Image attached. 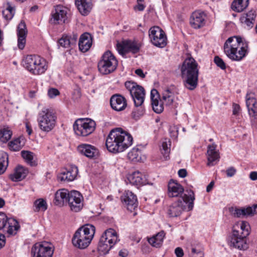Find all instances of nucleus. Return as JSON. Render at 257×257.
<instances>
[{"label":"nucleus","instance_id":"2","mask_svg":"<svg viewBox=\"0 0 257 257\" xmlns=\"http://www.w3.org/2000/svg\"><path fill=\"white\" fill-rule=\"evenodd\" d=\"M184 86L190 90L195 89L198 85L199 67L195 60L190 57L183 62L181 68Z\"/></svg>","mask_w":257,"mask_h":257},{"label":"nucleus","instance_id":"10","mask_svg":"<svg viewBox=\"0 0 257 257\" xmlns=\"http://www.w3.org/2000/svg\"><path fill=\"white\" fill-rule=\"evenodd\" d=\"M117 241V235L116 231L112 228H109L101 235L98 249L103 253H107Z\"/></svg>","mask_w":257,"mask_h":257},{"label":"nucleus","instance_id":"1","mask_svg":"<svg viewBox=\"0 0 257 257\" xmlns=\"http://www.w3.org/2000/svg\"><path fill=\"white\" fill-rule=\"evenodd\" d=\"M133 141V137L130 134L121 128H116L110 131L105 145L109 152L118 153L123 152L130 147Z\"/></svg>","mask_w":257,"mask_h":257},{"label":"nucleus","instance_id":"49","mask_svg":"<svg viewBox=\"0 0 257 257\" xmlns=\"http://www.w3.org/2000/svg\"><path fill=\"white\" fill-rule=\"evenodd\" d=\"M214 63L221 69L224 70L226 68V65L223 60L219 56H215L214 59Z\"/></svg>","mask_w":257,"mask_h":257},{"label":"nucleus","instance_id":"64","mask_svg":"<svg viewBox=\"0 0 257 257\" xmlns=\"http://www.w3.org/2000/svg\"><path fill=\"white\" fill-rule=\"evenodd\" d=\"M213 186H214V182L213 181H212L207 186L206 191L207 192H209L212 190Z\"/></svg>","mask_w":257,"mask_h":257},{"label":"nucleus","instance_id":"44","mask_svg":"<svg viewBox=\"0 0 257 257\" xmlns=\"http://www.w3.org/2000/svg\"><path fill=\"white\" fill-rule=\"evenodd\" d=\"M12 135V132L8 127H4L0 130V140L3 143H6L11 138Z\"/></svg>","mask_w":257,"mask_h":257},{"label":"nucleus","instance_id":"14","mask_svg":"<svg viewBox=\"0 0 257 257\" xmlns=\"http://www.w3.org/2000/svg\"><path fill=\"white\" fill-rule=\"evenodd\" d=\"M69 10L62 5H57L51 13L50 22L53 24H62L65 23L68 19Z\"/></svg>","mask_w":257,"mask_h":257},{"label":"nucleus","instance_id":"37","mask_svg":"<svg viewBox=\"0 0 257 257\" xmlns=\"http://www.w3.org/2000/svg\"><path fill=\"white\" fill-rule=\"evenodd\" d=\"M249 0H234L231 5L232 9L237 12H242L248 5Z\"/></svg>","mask_w":257,"mask_h":257},{"label":"nucleus","instance_id":"59","mask_svg":"<svg viewBox=\"0 0 257 257\" xmlns=\"http://www.w3.org/2000/svg\"><path fill=\"white\" fill-rule=\"evenodd\" d=\"M178 173L179 176L181 178H184L187 176V171L184 169L179 170Z\"/></svg>","mask_w":257,"mask_h":257},{"label":"nucleus","instance_id":"56","mask_svg":"<svg viewBox=\"0 0 257 257\" xmlns=\"http://www.w3.org/2000/svg\"><path fill=\"white\" fill-rule=\"evenodd\" d=\"M236 173V170L233 167H230L226 170L227 177H232Z\"/></svg>","mask_w":257,"mask_h":257},{"label":"nucleus","instance_id":"54","mask_svg":"<svg viewBox=\"0 0 257 257\" xmlns=\"http://www.w3.org/2000/svg\"><path fill=\"white\" fill-rule=\"evenodd\" d=\"M78 35L77 34L73 33L71 36H69V39L70 41L72 46L76 44Z\"/></svg>","mask_w":257,"mask_h":257},{"label":"nucleus","instance_id":"11","mask_svg":"<svg viewBox=\"0 0 257 257\" xmlns=\"http://www.w3.org/2000/svg\"><path fill=\"white\" fill-rule=\"evenodd\" d=\"M95 125V122L91 119L80 118L75 121L73 130L77 135L85 137L94 131Z\"/></svg>","mask_w":257,"mask_h":257},{"label":"nucleus","instance_id":"31","mask_svg":"<svg viewBox=\"0 0 257 257\" xmlns=\"http://www.w3.org/2000/svg\"><path fill=\"white\" fill-rule=\"evenodd\" d=\"M92 43L91 35L88 33L83 34L79 39L78 43L80 50L83 52L87 51L91 47Z\"/></svg>","mask_w":257,"mask_h":257},{"label":"nucleus","instance_id":"4","mask_svg":"<svg viewBox=\"0 0 257 257\" xmlns=\"http://www.w3.org/2000/svg\"><path fill=\"white\" fill-rule=\"evenodd\" d=\"M249 225L246 221L235 223L232 228L229 245L239 250H246L248 247L246 237L249 235Z\"/></svg>","mask_w":257,"mask_h":257},{"label":"nucleus","instance_id":"61","mask_svg":"<svg viewBox=\"0 0 257 257\" xmlns=\"http://www.w3.org/2000/svg\"><path fill=\"white\" fill-rule=\"evenodd\" d=\"M135 73L141 78H143L145 77V74L143 73V70L141 69H138L136 70Z\"/></svg>","mask_w":257,"mask_h":257},{"label":"nucleus","instance_id":"33","mask_svg":"<svg viewBox=\"0 0 257 257\" xmlns=\"http://www.w3.org/2000/svg\"><path fill=\"white\" fill-rule=\"evenodd\" d=\"M127 180L134 185H140L146 183V176L139 171H135L128 175Z\"/></svg>","mask_w":257,"mask_h":257},{"label":"nucleus","instance_id":"9","mask_svg":"<svg viewBox=\"0 0 257 257\" xmlns=\"http://www.w3.org/2000/svg\"><path fill=\"white\" fill-rule=\"evenodd\" d=\"M118 63L110 51L105 52L98 63V69L100 73L106 75L113 72L116 68Z\"/></svg>","mask_w":257,"mask_h":257},{"label":"nucleus","instance_id":"62","mask_svg":"<svg viewBox=\"0 0 257 257\" xmlns=\"http://www.w3.org/2000/svg\"><path fill=\"white\" fill-rule=\"evenodd\" d=\"M249 178L251 180L255 181L257 180V172H251L249 174Z\"/></svg>","mask_w":257,"mask_h":257},{"label":"nucleus","instance_id":"53","mask_svg":"<svg viewBox=\"0 0 257 257\" xmlns=\"http://www.w3.org/2000/svg\"><path fill=\"white\" fill-rule=\"evenodd\" d=\"M159 98V93L158 91L155 89H153L151 91V101H153L154 100H158Z\"/></svg>","mask_w":257,"mask_h":257},{"label":"nucleus","instance_id":"3","mask_svg":"<svg viewBox=\"0 0 257 257\" xmlns=\"http://www.w3.org/2000/svg\"><path fill=\"white\" fill-rule=\"evenodd\" d=\"M248 45L243 43L240 37L229 38L224 45V51L226 56L233 61H240L246 55Z\"/></svg>","mask_w":257,"mask_h":257},{"label":"nucleus","instance_id":"40","mask_svg":"<svg viewBox=\"0 0 257 257\" xmlns=\"http://www.w3.org/2000/svg\"><path fill=\"white\" fill-rule=\"evenodd\" d=\"M141 151L137 148H134L127 154L129 160L134 162H139L141 160Z\"/></svg>","mask_w":257,"mask_h":257},{"label":"nucleus","instance_id":"47","mask_svg":"<svg viewBox=\"0 0 257 257\" xmlns=\"http://www.w3.org/2000/svg\"><path fill=\"white\" fill-rule=\"evenodd\" d=\"M10 149L14 151H18L22 148L20 139H15L11 141L9 144Z\"/></svg>","mask_w":257,"mask_h":257},{"label":"nucleus","instance_id":"25","mask_svg":"<svg viewBox=\"0 0 257 257\" xmlns=\"http://www.w3.org/2000/svg\"><path fill=\"white\" fill-rule=\"evenodd\" d=\"M246 104L249 115L256 118L257 116V102L254 93L250 92L246 94Z\"/></svg>","mask_w":257,"mask_h":257},{"label":"nucleus","instance_id":"12","mask_svg":"<svg viewBox=\"0 0 257 257\" xmlns=\"http://www.w3.org/2000/svg\"><path fill=\"white\" fill-rule=\"evenodd\" d=\"M149 38L155 46L164 48L167 44V38L164 31L158 26L151 28L149 31Z\"/></svg>","mask_w":257,"mask_h":257},{"label":"nucleus","instance_id":"63","mask_svg":"<svg viewBox=\"0 0 257 257\" xmlns=\"http://www.w3.org/2000/svg\"><path fill=\"white\" fill-rule=\"evenodd\" d=\"M26 127L27 133L29 135H31L32 133V129L28 122L26 123Z\"/></svg>","mask_w":257,"mask_h":257},{"label":"nucleus","instance_id":"46","mask_svg":"<svg viewBox=\"0 0 257 257\" xmlns=\"http://www.w3.org/2000/svg\"><path fill=\"white\" fill-rule=\"evenodd\" d=\"M163 104H164L163 103V102H159V100L152 101L153 109L155 112L157 113H160L163 111Z\"/></svg>","mask_w":257,"mask_h":257},{"label":"nucleus","instance_id":"20","mask_svg":"<svg viewBox=\"0 0 257 257\" xmlns=\"http://www.w3.org/2000/svg\"><path fill=\"white\" fill-rule=\"evenodd\" d=\"M78 151L86 157L96 159L99 155V150L94 146L88 144H81L78 146Z\"/></svg>","mask_w":257,"mask_h":257},{"label":"nucleus","instance_id":"58","mask_svg":"<svg viewBox=\"0 0 257 257\" xmlns=\"http://www.w3.org/2000/svg\"><path fill=\"white\" fill-rule=\"evenodd\" d=\"M6 244V238L4 234H0V249L5 246Z\"/></svg>","mask_w":257,"mask_h":257},{"label":"nucleus","instance_id":"42","mask_svg":"<svg viewBox=\"0 0 257 257\" xmlns=\"http://www.w3.org/2000/svg\"><path fill=\"white\" fill-rule=\"evenodd\" d=\"M8 165V155L5 152L0 153V175L3 174Z\"/></svg>","mask_w":257,"mask_h":257},{"label":"nucleus","instance_id":"38","mask_svg":"<svg viewBox=\"0 0 257 257\" xmlns=\"http://www.w3.org/2000/svg\"><path fill=\"white\" fill-rule=\"evenodd\" d=\"M21 155L25 162L31 166L37 165V162L34 160V154L30 151H22Z\"/></svg>","mask_w":257,"mask_h":257},{"label":"nucleus","instance_id":"15","mask_svg":"<svg viewBox=\"0 0 257 257\" xmlns=\"http://www.w3.org/2000/svg\"><path fill=\"white\" fill-rule=\"evenodd\" d=\"M54 250L47 242L36 243L31 248L32 257H52Z\"/></svg>","mask_w":257,"mask_h":257},{"label":"nucleus","instance_id":"60","mask_svg":"<svg viewBox=\"0 0 257 257\" xmlns=\"http://www.w3.org/2000/svg\"><path fill=\"white\" fill-rule=\"evenodd\" d=\"M145 9V6L142 4H139L134 7L135 10H138L139 11H143Z\"/></svg>","mask_w":257,"mask_h":257},{"label":"nucleus","instance_id":"45","mask_svg":"<svg viewBox=\"0 0 257 257\" xmlns=\"http://www.w3.org/2000/svg\"><path fill=\"white\" fill-rule=\"evenodd\" d=\"M143 104L142 103L139 105L135 103V107L134 108L132 114L133 117L136 120L139 119L140 116L143 115L145 113V109Z\"/></svg>","mask_w":257,"mask_h":257},{"label":"nucleus","instance_id":"21","mask_svg":"<svg viewBox=\"0 0 257 257\" xmlns=\"http://www.w3.org/2000/svg\"><path fill=\"white\" fill-rule=\"evenodd\" d=\"M110 104L113 109L119 111L124 110L126 108L127 101L123 96L116 94L111 97Z\"/></svg>","mask_w":257,"mask_h":257},{"label":"nucleus","instance_id":"51","mask_svg":"<svg viewBox=\"0 0 257 257\" xmlns=\"http://www.w3.org/2000/svg\"><path fill=\"white\" fill-rule=\"evenodd\" d=\"M7 220V215L4 212H0V230L4 228Z\"/></svg>","mask_w":257,"mask_h":257},{"label":"nucleus","instance_id":"22","mask_svg":"<svg viewBox=\"0 0 257 257\" xmlns=\"http://www.w3.org/2000/svg\"><path fill=\"white\" fill-rule=\"evenodd\" d=\"M176 96L175 94L174 86L167 88L162 93L161 101L163 103L168 106L172 105L176 107Z\"/></svg>","mask_w":257,"mask_h":257},{"label":"nucleus","instance_id":"8","mask_svg":"<svg viewBox=\"0 0 257 257\" xmlns=\"http://www.w3.org/2000/svg\"><path fill=\"white\" fill-rule=\"evenodd\" d=\"M57 117L51 109L44 108L39 112L37 121L40 129L44 132H49L55 127Z\"/></svg>","mask_w":257,"mask_h":257},{"label":"nucleus","instance_id":"28","mask_svg":"<svg viewBox=\"0 0 257 257\" xmlns=\"http://www.w3.org/2000/svg\"><path fill=\"white\" fill-rule=\"evenodd\" d=\"M256 14L255 11H250L246 13L243 14L240 18L241 24L247 29L252 28L255 23Z\"/></svg>","mask_w":257,"mask_h":257},{"label":"nucleus","instance_id":"32","mask_svg":"<svg viewBox=\"0 0 257 257\" xmlns=\"http://www.w3.org/2000/svg\"><path fill=\"white\" fill-rule=\"evenodd\" d=\"M216 148V146L215 144L210 145L207 147V165L208 166H213L215 164V162L219 161V155Z\"/></svg>","mask_w":257,"mask_h":257},{"label":"nucleus","instance_id":"19","mask_svg":"<svg viewBox=\"0 0 257 257\" xmlns=\"http://www.w3.org/2000/svg\"><path fill=\"white\" fill-rule=\"evenodd\" d=\"M184 191L183 186L174 180H171L169 182L168 194L170 197H180L179 199H181L184 194H186V193H184ZM187 192V194H188V191Z\"/></svg>","mask_w":257,"mask_h":257},{"label":"nucleus","instance_id":"6","mask_svg":"<svg viewBox=\"0 0 257 257\" xmlns=\"http://www.w3.org/2000/svg\"><path fill=\"white\" fill-rule=\"evenodd\" d=\"M24 67L34 75L43 74L48 69L47 61L36 55L26 56L23 61Z\"/></svg>","mask_w":257,"mask_h":257},{"label":"nucleus","instance_id":"29","mask_svg":"<svg viewBox=\"0 0 257 257\" xmlns=\"http://www.w3.org/2000/svg\"><path fill=\"white\" fill-rule=\"evenodd\" d=\"M75 5L82 15H88L92 8L91 0H75Z\"/></svg>","mask_w":257,"mask_h":257},{"label":"nucleus","instance_id":"7","mask_svg":"<svg viewBox=\"0 0 257 257\" xmlns=\"http://www.w3.org/2000/svg\"><path fill=\"white\" fill-rule=\"evenodd\" d=\"M194 199V192L189 190L188 194H184L181 199H179L169 207L168 211L169 215L170 217H177L180 215L185 208L187 204H188L189 209H192Z\"/></svg>","mask_w":257,"mask_h":257},{"label":"nucleus","instance_id":"5","mask_svg":"<svg viewBox=\"0 0 257 257\" xmlns=\"http://www.w3.org/2000/svg\"><path fill=\"white\" fill-rule=\"evenodd\" d=\"M95 227L89 224L79 227L75 232L72 241L74 246L86 248L90 243L95 233Z\"/></svg>","mask_w":257,"mask_h":257},{"label":"nucleus","instance_id":"34","mask_svg":"<svg viewBox=\"0 0 257 257\" xmlns=\"http://www.w3.org/2000/svg\"><path fill=\"white\" fill-rule=\"evenodd\" d=\"M28 173L29 171L27 168L22 166H18L16 168L15 172L10 175V178L13 181H20L24 179Z\"/></svg>","mask_w":257,"mask_h":257},{"label":"nucleus","instance_id":"26","mask_svg":"<svg viewBox=\"0 0 257 257\" xmlns=\"http://www.w3.org/2000/svg\"><path fill=\"white\" fill-rule=\"evenodd\" d=\"M206 16L203 12L196 11L192 13L190 18V23L195 29H199L205 25Z\"/></svg>","mask_w":257,"mask_h":257},{"label":"nucleus","instance_id":"57","mask_svg":"<svg viewBox=\"0 0 257 257\" xmlns=\"http://www.w3.org/2000/svg\"><path fill=\"white\" fill-rule=\"evenodd\" d=\"M177 257H182L184 255L183 249L181 247H177L175 250Z\"/></svg>","mask_w":257,"mask_h":257},{"label":"nucleus","instance_id":"35","mask_svg":"<svg viewBox=\"0 0 257 257\" xmlns=\"http://www.w3.org/2000/svg\"><path fill=\"white\" fill-rule=\"evenodd\" d=\"M69 191L65 189H59L55 195L54 203L56 205L63 206L67 203Z\"/></svg>","mask_w":257,"mask_h":257},{"label":"nucleus","instance_id":"48","mask_svg":"<svg viewBox=\"0 0 257 257\" xmlns=\"http://www.w3.org/2000/svg\"><path fill=\"white\" fill-rule=\"evenodd\" d=\"M59 44L62 47L67 48L72 46L70 41L69 39V36H63L59 40Z\"/></svg>","mask_w":257,"mask_h":257},{"label":"nucleus","instance_id":"18","mask_svg":"<svg viewBox=\"0 0 257 257\" xmlns=\"http://www.w3.org/2000/svg\"><path fill=\"white\" fill-rule=\"evenodd\" d=\"M121 200L127 210L130 211H133L138 207L137 196L131 191H125L121 196Z\"/></svg>","mask_w":257,"mask_h":257},{"label":"nucleus","instance_id":"41","mask_svg":"<svg viewBox=\"0 0 257 257\" xmlns=\"http://www.w3.org/2000/svg\"><path fill=\"white\" fill-rule=\"evenodd\" d=\"M34 210L35 212L45 211L47 209V204L44 199L40 198L34 202Z\"/></svg>","mask_w":257,"mask_h":257},{"label":"nucleus","instance_id":"43","mask_svg":"<svg viewBox=\"0 0 257 257\" xmlns=\"http://www.w3.org/2000/svg\"><path fill=\"white\" fill-rule=\"evenodd\" d=\"M170 142L167 141L162 142V146L160 149L161 154L164 157L165 160H167L169 158V154L170 152Z\"/></svg>","mask_w":257,"mask_h":257},{"label":"nucleus","instance_id":"52","mask_svg":"<svg viewBox=\"0 0 257 257\" xmlns=\"http://www.w3.org/2000/svg\"><path fill=\"white\" fill-rule=\"evenodd\" d=\"M190 255L191 257H203V253L200 250H197L195 248H192Z\"/></svg>","mask_w":257,"mask_h":257},{"label":"nucleus","instance_id":"39","mask_svg":"<svg viewBox=\"0 0 257 257\" xmlns=\"http://www.w3.org/2000/svg\"><path fill=\"white\" fill-rule=\"evenodd\" d=\"M15 14V9L10 3L6 5V9L3 11V15L5 19L7 20H11Z\"/></svg>","mask_w":257,"mask_h":257},{"label":"nucleus","instance_id":"55","mask_svg":"<svg viewBox=\"0 0 257 257\" xmlns=\"http://www.w3.org/2000/svg\"><path fill=\"white\" fill-rule=\"evenodd\" d=\"M233 114L235 115H238L240 110V106L236 103L233 104Z\"/></svg>","mask_w":257,"mask_h":257},{"label":"nucleus","instance_id":"24","mask_svg":"<svg viewBox=\"0 0 257 257\" xmlns=\"http://www.w3.org/2000/svg\"><path fill=\"white\" fill-rule=\"evenodd\" d=\"M232 215L236 217H241L246 215H253L257 213V204H254L252 206H249L246 208H233L229 209Z\"/></svg>","mask_w":257,"mask_h":257},{"label":"nucleus","instance_id":"30","mask_svg":"<svg viewBox=\"0 0 257 257\" xmlns=\"http://www.w3.org/2000/svg\"><path fill=\"white\" fill-rule=\"evenodd\" d=\"M20 226L18 222L14 218H8L7 216V220L5 227L2 230L4 232H7L10 235H14L19 229Z\"/></svg>","mask_w":257,"mask_h":257},{"label":"nucleus","instance_id":"50","mask_svg":"<svg viewBox=\"0 0 257 257\" xmlns=\"http://www.w3.org/2000/svg\"><path fill=\"white\" fill-rule=\"evenodd\" d=\"M60 94L59 90L56 88H51L48 91V95L51 98H54Z\"/></svg>","mask_w":257,"mask_h":257},{"label":"nucleus","instance_id":"17","mask_svg":"<svg viewBox=\"0 0 257 257\" xmlns=\"http://www.w3.org/2000/svg\"><path fill=\"white\" fill-rule=\"evenodd\" d=\"M117 50L118 53L124 55L128 52L137 53L140 49V45L135 41L125 40L116 45Z\"/></svg>","mask_w":257,"mask_h":257},{"label":"nucleus","instance_id":"27","mask_svg":"<svg viewBox=\"0 0 257 257\" xmlns=\"http://www.w3.org/2000/svg\"><path fill=\"white\" fill-rule=\"evenodd\" d=\"M78 172L76 166H73L68 170L63 171L58 175V179L61 181L70 182L76 177Z\"/></svg>","mask_w":257,"mask_h":257},{"label":"nucleus","instance_id":"13","mask_svg":"<svg viewBox=\"0 0 257 257\" xmlns=\"http://www.w3.org/2000/svg\"><path fill=\"white\" fill-rule=\"evenodd\" d=\"M124 85L126 88L130 91L134 103L139 105L144 103L145 92L142 86L132 81H126Z\"/></svg>","mask_w":257,"mask_h":257},{"label":"nucleus","instance_id":"36","mask_svg":"<svg viewBox=\"0 0 257 257\" xmlns=\"http://www.w3.org/2000/svg\"><path fill=\"white\" fill-rule=\"evenodd\" d=\"M165 235V233L164 231H161L158 233L156 235L148 239L149 243L153 246L156 247H159L161 246L164 238Z\"/></svg>","mask_w":257,"mask_h":257},{"label":"nucleus","instance_id":"16","mask_svg":"<svg viewBox=\"0 0 257 257\" xmlns=\"http://www.w3.org/2000/svg\"><path fill=\"white\" fill-rule=\"evenodd\" d=\"M67 199V203L72 211L77 212L81 210L83 197L78 191L72 190L69 192Z\"/></svg>","mask_w":257,"mask_h":257},{"label":"nucleus","instance_id":"23","mask_svg":"<svg viewBox=\"0 0 257 257\" xmlns=\"http://www.w3.org/2000/svg\"><path fill=\"white\" fill-rule=\"evenodd\" d=\"M27 33L26 25L22 21L17 28L18 47L21 50H23L25 46Z\"/></svg>","mask_w":257,"mask_h":257}]
</instances>
